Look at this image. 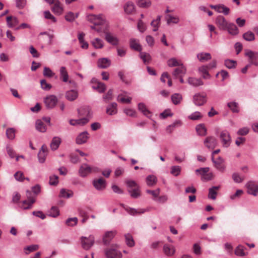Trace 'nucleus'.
Masks as SVG:
<instances>
[{
  "label": "nucleus",
  "instance_id": "obj_1",
  "mask_svg": "<svg viewBox=\"0 0 258 258\" xmlns=\"http://www.w3.org/2000/svg\"><path fill=\"white\" fill-rule=\"evenodd\" d=\"M98 167L95 166H91L87 163L82 164L78 170V174L81 177H86L92 173L99 172Z\"/></svg>",
  "mask_w": 258,
  "mask_h": 258
},
{
  "label": "nucleus",
  "instance_id": "obj_2",
  "mask_svg": "<svg viewBox=\"0 0 258 258\" xmlns=\"http://www.w3.org/2000/svg\"><path fill=\"white\" fill-rule=\"evenodd\" d=\"M91 28L95 30L98 33H104L105 34V39L112 45H117L119 44V39L112 34L106 32V28L97 27L95 26H91Z\"/></svg>",
  "mask_w": 258,
  "mask_h": 258
},
{
  "label": "nucleus",
  "instance_id": "obj_3",
  "mask_svg": "<svg viewBox=\"0 0 258 258\" xmlns=\"http://www.w3.org/2000/svg\"><path fill=\"white\" fill-rule=\"evenodd\" d=\"M95 242L93 235H90L88 237L82 236L80 238V243L83 249L86 250H89Z\"/></svg>",
  "mask_w": 258,
  "mask_h": 258
},
{
  "label": "nucleus",
  "instance_id": "obj_4",
  "mask_svg": "<svg viewBox=\"0 0 258 258\" xmlns=\"http://www.w3.org/2000/svg\"><path fill=\"white\" fill-rule=\"evenodd\" d=\"M87 20L95 25L102 26V28H103V26L105 23V19L102 15H96L90 14L87 16Z\"/></svg>",
  "mask_w": 258,
  "mask_h": 258
},
{
  "label": "nucleus",
  "instance_id": "obj_5",
  "mask_svg": "<svg viewBox=\"0 0 258 258\" xmlns=\"http://www.w3.org/2000/svg\"><path fill=\"white\" fill-rule=\"evenodd\" d=\"M221 143L224 148L229 147L231 143V138L229 133L226 131L224 130L220 132L219 136Z\"/></svg>",
  "mask_w": 258,
  "mask_h": 258
},
{
  "label": "nucleus",
  "instance_id": "obj_6",
  "mask_svg": "<svg viewBox=\"0 0 258 258\" xmlns=\"http://www.w3.org/2000/svg\"><path fill=\"white\" fill-rule=\"evenodd\" d=\"M58 102V99L55 95H49L44 98V103L47 109L54 108Z\"/></svg>",
  "mask_w": 258,
  "mask_h": 258
},
{
  "label": "nucleus",
  "instance_id": "obj_7",
  "mask_svg": "<svg viewBox=\"0 0 258 258\" xmlns=\"http://www.w3.org/2000/svg\"><path fill=\"white\" fill-rule=\"evenodd\" d=\"M104 253L107 258H121L122 254L114 246L106 248Z\"/></svg>",
  "mask_w": 258,
  "mask_h": 258
},
{
  "label": "nucleus",
  "instance_id": "obj_8",
  "mask_svg": "<svg viewBox=\"0 0 258 258\" xmlns=\"http://www.w3.org/2000/svg\"><path fill=\"white\" fill-rule=\"evenodd\" d=\"M193 101L197 106L203 105L207 102V95L205 94L197 93L193 97Z\"/></svg>",
  "mask_w": 258,
  "mask_h": 258
},
{
  "label": "nucleus",
  "instance_id": "obj_9",
  "mask_svg": "<svg viewBox=\"0 0 258 258\" xmlns=\"http://www.w3.org/2000/svg\"><path fill=\"white\" fill-rule=\"evenodd\" d=\"M212 161L214 163V167L221 172H224L225 170V165L224 164V160L221 157H219L215 159L213 157L212 158Z\"/></svg>",
  "mask_w": 258,
  "mask_h": 258
},
{
  "label": "nucleus",
  "instance_id": "obj_10",
  "mask_svg": "<svg viewBox=\"0 0 258 258\" xmlns=\"http://www.w3.org/2000/svg\"><path fill=\"white\" fill-rule=\"evenodd\" d=\"M215 24L220 30H226L229 23L223 16L219 15L216 18Z\"/></svg>",
  "mask_w": 258,
  "mask_h": 258
},
{
  "label": "nucleus",
  "instance_id": "obj_11",
  "mask_svg": "<svg viewBox=\"0 0 258 258\" xmlns=\"http://www.w3.org/2000/svg\"><path fill=\"white\" fill-rule=\"evenodd\" d=\"M91 83L92 84V88L97 90L99 93H103L106 89L105 85L98 81L96 78H93L91 81Z\"/></svg>",
  "mask_w": 258,
  "mask_h": 258
},
{
  "label": "nucleus",
  "instance_id": "obj_12",
  "mask_svg": "<svg viewBox=\"0 0 258 258\" xmlns=\"http://www.w3.org/2000/svg\"><path fill=\"white\" fill-rule=\"evenodd\" d=\"M247 192L251 195L256 196L258 194V185L253 181H249L246 184Z\"/></svg>",
  "mask_w": 258,
  "mask_h": 258
},
{
  "label": "nucleus",
  "instance_id": "obj_13",
  "mask_svg": "<svg viewBox=\"0 0 258 258\" xmlns=\"http://www.w3.org/2000/svg\"><path fill=\"white\" fill-rule=\"evenodd\" d=\"M93 185L96 190H103L106 188V181L102 178L95 179L93 181Z\"/></svg>",
  "mask_w": 258,
  "mask_h": 258
},
{
  "label": "nucleus",
  "instance_id": "obj_14",
  "mask_svg": "<svg viewBox=\"0 0 258 258\" xmlns=\"http://www.w3.org/2000/svg\"><path fill=\"white\" fill-rule=\"evenodd\" d=\"M204 145L208 149H213L217 145L216 139L212 136L207 137L204 141Z\"/></svg>",
  "mask_w": 258,
  "mask_h": 258
},
{
  "label": "nucleus",
  "instance_id": "obj_15",
  "mask_svg": "<svg viewBox=\"0 0 258 258\" xmlns=\"http://www.w3.org/2000/svg\"><path fill=\"white\" fill-rule=\"evenodd\" d=\"M245 55L248 57L249 61L251 64L258 65V52L248 50L245 53Z\"/></svg>",
  "mask_w": 258,
  "mask_h": 258
},
{
  "label": "nucleus",
  "instance_id": "obj_16",
  "mask_svg": "<svg viewBox=\"0 0 258 258\" xmlns=\"http://www.w3.org/2000/svg\"><path fill=\"white\" fill-rule=\"evenodd\" d=\"M51 9L53 13L57 15H61L63 12V5L59 1H55Z\"/></svg>",
  "mask_w": 258,
  "mask_h": 258
},
{
  "label": "nucleus",
  "instance_id": "obj_17",
  "mask_svg": "<svg viewBox=\"0 0 258 258\" xmlns=\"http://www.w3.org/2000/svg\"><path fill=\"white\" fill-rule=\"evenodd\" d=\"M89 134L87 131L80 133L76 138V142L78 145H82L87 142L89 139Z\"/></svg>",
  "mask_w": 258,
  "mask_h": 258
},
{
  "label": "nucleus",
  "instance_id": "obj_18",
  "mask_svg": "<svg viewBox=\"0 0 258 258\" xmlns=\"http://www.w3.org/2000/svg\"><path fill=\"white\" fill-rule=\"evenodd\" d=\"M47 155V147L45 145H43L39 152L38 154V158L39 162L41 163H43L45 162L46 157Z\"/></svg>",
  "mask_w": 258,
  "mask_h": 258
},
{
  "label": "nucleus",
  "instance_id": "obj_19",
  "mask_svg": "<svg viewBox=\"0 0 258 258\" xmlns=\"http://www.w3.org/2000/svg\"><path fill=\"white\" fill-rule=\"evenodd\" d=\"M178 67V68H176L172 72V75L175 78L181 76H184L186 74V69L183 63Z\"/></svg>",
  "mask_w": 258,
  "mask_h": 258
},
{
  "label": "nucleus",
  "instance_id": "obj_20",
  "mask_svg": "<svg viewBox=\"0 0 258 258\" xmlns=\"http://www.w3.org/2000/svg\"><path fill=\"white\" fill-rule=\"evenodd\" d=\"M130 47L136 51L141 52L142 46L140 45L139 40L135 38H131L130 40Z\"/></svg>",
  "mask_w": 258,
  "mask_h": 258
},
{
  "label": "nucleus",
  "instance_id": "obj_21",
  "mask_svg": "<svg viewBox=\"0 0 258 258\" xmlns=\"http://www.w3.org/2000/svg\"><path fill=\"white\" fill-rule=\"evenodd\" d=\"M125 210L130 215L135 216L145 213L147 210L145 209H135L130 207L124 208Z\"/></svg>",
  "mask_w": 258,
  "mask_h": 258
},
{
  "label": "nucleus",
  "instance_id": "obj_22",
  "mask_svg": "<svg viewBox=\"0 0 258 258\" xmlns=\"http://www.w3.org/2000/svg\"><path fill=\"white\" fill-rule=\"evenodd\" d=\"M66 99L70 101L76 100L78 97V92L75 90H71L66 93Z\"/></svg>",
  "mask_w": 258,
  "mask_h": 258
},
{
  "label": "nucleus",
  "instance_id": "obj_23",
  "mask_svg": "<svg viewBox=\"0 0 258 258\" xmlns=\"http://www.w3.org/2000/svg\"><path fill=\"white\" fill-rule=\"evenodd\" d=\"M209 69L206 65H203L198 69L199 73L202 75V77L205 79H209L211 78V75L208 71Z\"/></svg>",
  "mask_w": 258,
  "mask_h": 258
},
{
  "label": "nucleus",
  "instance_id": "obj_24",
  "mask_svg": "<svg viewBox=\"0 0 258 258\" xmlns=\"http://www.w3.org/2000/svg\"><path fill=\"white\" fill-rule=\"evenodd\" d=\"M111 64L110 60L107 58H101L97 61V66L102 69H106Z\"/></svg>",
  "mask_w": 258,
  "mask_h": 258
},
{
  "label": "nucleus",
  "instance_id": "obj_25",
  "mask_svg": "<svg viewBox=\"0 0 258 258\" xmlns=\"http://www.w3.org/2000/svg\"><path fill=\"white\" fill-rule=\"evenodd\" d=\"M7 26L9 28H14L18 25L19 22L17 18L13 16H8L6 18Z\"/></svg>",
  "mask_w": 258,
  "mask_h": 258
},
{
  "label": "nucleus",
  "instance_id": "obj_26",
  "mask_svg": "<svg viewBox=\"0 0 258 258\" xmlns=\"http://www.w3.org/2000/svg\"><path fill=\"white\" fill-rule=\"evenodd\" d=\"M220 188V186H214L209 189L208 198L215 200L217 195V190Z\"/></svg>",
  "mask_w": 258,
  "mask_h": 258
},
{
  "label": "nucleus",
  "instance_id": "obj_27",
  "mask_svg": "<svg viewBox=\"0 0 258 258\" xmlns=\"http://www.w3.org/2000/svg\"><path fill=\"white\" fill-rule=\"evenodd\" d=\"M106 112L109 115H113L117 113V104L113 102L107 106Z\"/></svg>",
  "mask_w": 258,
  "mask_h": 258
},
{
  "label": "nucleus",
  "instance_id": "obj_28",
  "mask_svg": "<svg viewBox=\"0 0 258 258\" xmlns=\"http://www.w3.org/2000/svg\"><path fill=\"white\" fill-rule=\"evenodd\" d=\"M197 58L200 61L204 62L210 60L212 58L211 55L208 52H201L197 54Z\"/></svg>",
  "mask_w": 258,
  "mask_h": 258
},
{
  "label": "nucleus",
  "instance_id": "obj_29",
  "mask_svg": "<svg viewBox=\"0 0 258 258\" xmlns=\"http://www.w3.org/2000/svg\"><path fill=\"white\" fill-rule=\"evenodd\" d=\"M226 30H227L228 33L231 35H236L239 33V30L237 26L232 23L228 24Z\"/></svg>",
  "mask_w": 258,
  "mask_h": 258
},
{
  "label": "nucleus",
  "instance_id": "obj_30",
  "mask_svg": "<svg viewBox=\"0 0 258 258\" xmlns=\"http://www.w3.org/2000/svg\"><path fill=\"white\" fill-rule=\"evenodd\" d=\"M115 234V232L110 231L105 233L103 238V242L105 245H108L111 240L114 237Z\"/></svg>",
  "mask_w": 258,
  "mask_h": 258
},
{
  "label": "nucleus",
  "instance_id": "obj_31",
  "mask_svg": "<svg viewBox=\"0 0 258 258\" xmlns=\"http://www.w3.org/2000/svg\"><path fill=\"white\" fill-rule=\"evenodd\" d=\"M35 202V199L34 198H28L27 200H25L23 202L21 206V208L23 209H30L32 204Z\"/></svg>",
  "mask_w": 258,
  "mask_h": 258
},
{
  "label": "nucleus",
  "instance_id": "obj_32",
  "mask_svg": "<svg viewBox=\"0 0 258 258\" xmlns=\"http://www.w3.org/2000/svg\"><path fill=\"white\" fill-rule=\"evenodd\" d=\"M61 142V140L59 137H53L50 143V148L51 150L53 151L57 150Z\"/></svg>",
  "mask_w": 258,
  "mask_h": 258
},
{
  "label": "nucleus",
  "instance_id": "obj_33",
  "mask_svg": "<svg viewBox=\"0 0 258 258\" xmlns=\"http://www.w3.org/2000/svg\"><path fill=\"white\" fill-rule=\"evenodd\" d=\"M188 83L194 87H198L199 86H202L204 84L203 82L200 79L194 77L188 78Z\"/></svg>",
  "mask_w": 258,
  "mask_h": 258
},
{
  "label": "nucleus",
  "instance_id": "obj_34",
  "mask_svg": "<svg viewBox=\"0 0 258 258\" xmlns=\"http://www.w3.org/2000/svg\"><path fill=\"white\" fill-rule=\"evenodd\" d=\"M124 10L127 14H133L135 11V6L133 3L127 2L124 6Z\"/></svg>",
  "mask_w": 258,
  "mask_h": 258
},
{
  "label": "nucleus",
  "instance_id": "obj_35",
  "mask_svg": "<svg viewBox=\"0 0 258 258\" xmlns=\"http://www.w3.org/2000/svg\"><path fill=\"white\" fill-rule=\"evenodd\" d=\"M167 25H169L171 24H178L179 22V18L177 16H173L171 15H167L165 17Z\"/></svg>",
  "mask_w": 258,
  "mask_h": 258
},
{
  "label": "nucleus",
  "instance_id": "obj_36",
  "mask_svg": "<svg viewBox=\"0 0 258 258\" xmlns=\"http://www.w3.org/2000/svg\"><path fill=\"white\" fill-rule=\"evenodd\" d=\"M218 13H222L224 15H228L230 13V9L224 5L218 4L217 10L216 11Z\"/></svg>",
  "mask_w": 258,
  "mask_h": 258
},
{
  "label": "nucleus",
  "instance_id": "obj_37",
  "mask_svg": "<svg viewBox=\"0 0 258 258\" xmlns=\"http://www.w3.org/2000/svg\"><path fill=\"white\" fill-rule=\"evenodd\" d=\"M196 131L198 135L201 136H205L207 134V129L204 124L201 123L196 126Z\"/></svg>",
  "mask_w": 258,
  "mask_h": 258
},
{
  "label": "nucleus",
  "instance_id": "obj_38",
  "mask_svg": "<svg viewBox=\"0 0 258 258\" xmlns=\"http://www.w3.org/2000/svg\"><path fill=\"white\" fill-rule=\"evenodd\" d=\"M138 109L141 111L145 115L148 117H150L151 115V112L147 108L145 104L143 103H140L138 104Z\"/></svg>",
  "mask_w": 258,
  "mask_h": 258
},
{
  "label": "nucleus",
  "instance_id": "obj_39",
  "mask_svg": "<svg viewBox=\"0 0 258 258\" xmlns=\"http://www.w3.org/2000/svg\"><path fill=\"white\" fill-rule=\"evenodd\" d=\"M74 195L73 192L69 189L62 188L60 189L59 197L63 198H70L72 197Z\"/></svg>",
  "mask_w": 258,
  "mask_h": 258
},
{
  "label": "nucleus",
  "instance_id": "obj_40",
  "mask_svg": "<svg viewBox=\"0 0 258 258\" xmlns=\"http://www.w3.org/2000/svg\"><path fill=\"white\" fill-rule=\"evenodd\" d=\"M165 254L168 256H171L175 253V248L173 246L166 244L163 247Z\"/></svg>",
  "mask_w": 258,
  "mask_h": 258
},
{
  "label": "nucleus",
  "instance_id": "obj_41",
  "mask_svg": "<svg viewBox=\"0 0 258 258\" xmlns=\"http://www.w3.org/2000/svg\"><path fill=\"white\" fill-rule=\"evenodd\" d=\"M125 241L126 245L129 247H133L135 242L134 240L133 237L130 233H126L124 235Z\"/></svg>",
  "mask_w": 258,
  "mask_h": 258
},
{
  "label": "nucleus",
  "instance_id": "obj_42",
  "mask_svg": "<svg viewBox=\"0 0 258 258\" xmlns=\"http://www.w3.org/2000/svg\"><path fill=\"white\" fill-rule=\"evenodd\" d=\"M167 63L169 67H178L182 64L180 60H178L175 57H172L169 59L167 61Z\"/></svg>",
  "mask_w": 258,
  "mask_h": 258
},
{
  "label": "nucleus",
  "instance_id": "obj_43",
  "mask_svg": "<svg viewBox=\"0 0 258 258\" xmlns=\"http://www.w3.org/2000/svg\"><path fill=\"white\" fill-rule=\"evenodd\" d=\"M91 44L96 49H101L104 46V43L103 41L98 38L93 39L91 41Z\"/></svg>",
  "mask_w": 258,
  "mask_h": 258
},
{
  "label": "nucleus",
  "instance_id": "obj_44",
  "mask_svg": "<svg viewBox=\"0 0 258 258\" xmlns=\"http://www.w3.org/2000/svg\"><path fill=\"white\" fill-rule=\"evenodd\" d=\"M60 75L62 80L64 82H67L69 80V75L64 67H61L60 68Z\"/></svg>",
  "mask_w": 258,
  "mask_h": 258
},
{
  "label": "nucleus",
  "instance_id": "obj_45",
  "mask_svg": "<svg viewBox=\"0 0 258 258\" xmlns=\"http://www.w3.org/2000/svg\"><path fill=\"white\" fill-rule=\"evenodd\" d=\"M35 126L36 130L40 132L44 133L46 131V127L44 123L40 119L36 120Z\"/></svg>",
  "mask_w": 258,
  "mask_h": 258
},
{
  "label": "nucleus",
  "instance_id": "obj_46",
  "mask_svg": "<svg viewBox=\"0 0 258 258\" xmlns=\"http://www.w3.org/2000/svg\"><path fill=\"white\" fill-rule=\"evenodd\" d=\"M157 181V178L154 175H150L146 177V183L148 186H152L154 185Z\"/></svg>",
  "mask_w": 258,
  "mask_h": 258
},
{
  "label": "nucleus",
  "instance_id": "obj_47",
  "mask_svg": "<svg viewBox=\"0 0 258 258\" xmlns=\"http://www.w3.org/2000/svg\"><path fill=\"white\" fill-rule=\"evenodd\" d=\"M16 130L13 127H9L6 130L7 137L11 140H13L15 138V134Z\"/></svg>",
  "mask_w": 258,
  "mask_h": 258
},
{
  "label": "nucleus",
  "instance_id": "obj_48",
  "mask_svg": "<svg viewBox=\"0 0 258 258\" xmlns=\"http://www.w3.org/2000/svg\"><path fill=\"white\" fill-rule=\"evenodd\" d=\"M182 99V95L179 93H175L171 96V100L175 105L179 104Z\"/></svg>",
  "mask_w": 258,
  "mask_h": 258
},
{
  "label": "nucleus",
  "instance_id": "obj_49",
  "mask_svg": "<svg viewBox=\"0 0 258 258\" xmlns=\"http://www.w3.org/2000/svg\"><path fill=\"white\" fill-rule=\"evenodd\" d=\"M140 57L143 60L145 63H148L151 60V57L150 55L147 52H140Z\"/></svg>",
  "mask_w": 258,
  "mask_h": 258
},
{
  "label": "nucleus",
  "instance_id": "obj_50",
  "mask_svg": "<svg viewBox=\"0 0 258 258\" xmlns=\"http://www.w3.org/2000/svg\"><path fill=\"white\" fill-rule=\"evenodd\" d=\"M181 121L180 120H176L173 123L167 126L166 131L170 133L172 132L174 128L181 126Z\"/></svg>",
  "mask_w": 258,
  "mask_h": 258
},
{
  "label": "nucleus",
  "instance_id": "obj_51",
  "mask_svg": "<svg viewBox=\"0 0 258 258\" xmlns=\"http://www.w3.org/2000/svg\"><path fill=\"white\" fill-rule=\"evenodd\" d=\"M128 192L130 193L131 196L133 198H138L141 195L139 186H137V187L135 188L129 189Z\"/></svg>",
  "mask_w": 258,
  "mask_h": 258
},
{
  "label": "nucleus",
  "instance_id": "obj_52",
  "mask_svg": "<svg viewBox=\"0 0 258 258\" xmlns=\"http://www.w3.org/2000/svg\"><path fill=\"white\" fill-rule=\"evenodd\" d=\"M203 117L202 113L199 111H196L192 113L190 115L188 116L189 119L192 120H198L201 119Z\"/></svg>",
  "mask_w": 258,
  "mask_h": 258
},
{
  "label": "nucleus",
  "instance_id": "obj_53",
  "mask_svg": "<svg viewBox=\"0 0 258 258\" xmlns=\"http://www.w3.org/2000/svg\"><path fill=\"white\" fill-rule=\"evenodd\" d=\"M243 38L248 41H251L254 40L255 36L253 33L251 31H248L243 35Z\"/></svg>",
  "mask_w": 258,
  "mask_h": 258
},
{
  "label": "nucleus",
  "instance_id": "obj_54",
  "mask_svg": "<svg viewBox=\"0 0 258 258\" xmlns=\"http://www.w3.org/2000/svg\"><path fill=\"white\" fill-rule=\"evenodd\" d=\"M79 14H75L73 12H68L65 16V19L67 21L73 22L78 17Z\"/></svg>",
  "mask_w": 258,
  "mask_h": 258
},
{
  "label": "nucleus",
  "instance_id": "obj_55",
  "mask_svg": "<svg viewBox=\"0 0 258 258\" xmlns=\"http://www.w3.org/2000/svg\"><path fill=\"white\" fill-rule=\"evenodd\" d=\"M39 248V246L37 244H32L24 248V250L26 254H29L30 252L37 250Z\"/></svg>",
  "mask_w": 258,
  "mask_h": 258
},
{
  "label": "nucleus",
  "instance_id": "obj_56",
  "mask_svg": "<svg viewBox=\"0 0 258 258\" xmlns=\"http://www.w3.org/2000/svg\"><path fill=\"white\" fill-rule=\"evenodd\" d=\"M181 167L179 166H172L171 167L170 173L175 176H177L180 174Z\"/></svg>",
  "mask_w": 258,
  "mask_h": 258
},
{
  "label": "nucleus",
  "instance_id": "obj_57",
  "mask_svg": "<svg viewBox=\"0 0 258 258\" xmlns=\"http://www.w3.org/2000/svg\"><path fill=\"white\" fill-rule=\"evenodd\" d=\"M137 4L142 8H148L151 4L150 0H137Z\"/></svg>",
  "mask_w": 258,
  "mask_h": 258
},
{
  "label": "nucleus",
  "instance_id": "obj_58",
  "mask_svg": "<svg viewBox=\"0 0 258 258\" xmlns=\"http://www.w3.org/2000/svg\"><path fill=\"white\" fill-rule=\"evenodd\" d=\"M232 177L233 180L234 181V182L236 183H241L242 182L244 179V176H241L238 173H233L232 175Z\"/></svg>",
  "mask_w": 258,
  "mask_h": 258
},
{
  "label": "nucleus",
  "instance_id": "obj_59",
  "mask_svg": "<svg viewBox=\"0 0 258 258\" xmlns=\"http://www.w3.org/2000/svg\"><path fill=\"white\" fill-rule=\"evenodd\" d=\"M59 214L58 209L56 207H52L49 211L48 215L50 217H56Z\"/></svg>",
  "mask_w": 258,
  "mask_h": 258
},
{
  "label": "nucleus",
  "instance_id": "obj_60",
  "mask_svg": "<svg viewBox=\"0 0 258 258\" xmlns=\"http://www.w3.org/2000/svg\"><path fill=\"white\" fill-rule=\"evenodd\" d=\"M228 106L233 112H238L239 108L238 103L235 102H231L228 103Z\"/></svg>",
  "mask_w": 258,
  "mask_h": 258
},
{
  "label": "nucleus",
  "instance_id": "obj_61",
  "mask_svg": "<svg viewBox=\"0 0 258 258\" xmlns=\"http://www.w3.org/2000/svg\"><path fill=\"white\" fill-rule=\"evenodd\" d=\"M235 254L238 256H244L246 255L244 251V247L241 245H238L235 249Z\"/></svg>",
  "mask_w": 258,
  "mask_h": 258
},
{
  "label": "nucleus",
  "instance_id": "obj_62",
  "mask_svg": "<svg viewBox=\"0 0 258 258\" xmlns=\"http://www.w3.org/2000/svg\"><path fill=\"white\" fill-rule=\"evenodd\" d=\"M225 66L228 69L234 68L236 64V62L233 60L226 59L224 63Z\"/></svg>",
  "mask_w": 258,
  "mask_h": 258
},
{
  "label": "nucleus",
  "instance_id": "obj_63",
  "mask_svg": "<svg viewBox=\"0 0 258 258\" xmlns=\"http://www.w3.org/2000/svg\"><path fill=\"white\" fill-rule=\"evenodd\" d=\"M14 176L15 179L18 181L22 182L25 179L23 173L21 171H17Z\"/></svg>",
  "mask_w": 258,
  "mask_h": 258
},
{
  "label": "nucleus",
  "instance_id": "obj_64",
  "mask_svg": "<svg viewBox=\"0 0 258 258\" xmlns=\"http://www.w3.org/2000/svg\"><path fill=\"white\" fill-rule=\"evenodd\" d=\"M40 84L42 89L44 90L48 91L51 88V85L47 83L45 80H41Z\"/></svg>",
  "mask_w": 258,
  "mask_h": 258
}]
</instances>
